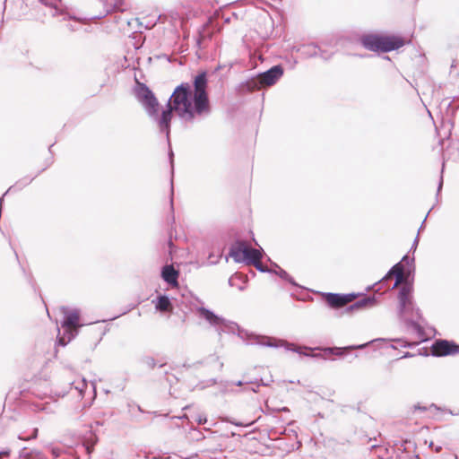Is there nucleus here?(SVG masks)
<instances>
[{
	"label": "nucleus",
	"mask_w": 459,
	"mask_h": 459,
	"mask_svg": "<svg viewBox=\"0 0 459 459\" xmlns=\"http://www.w3.org/2000/svg\"><path fill=\"white\" fill-rule=\"evenodd\" d=\"M206 74H198L194 81V92L188 83H182L174 90L169 103L174 111L183 119L192 121L196 116L210 111V102L206 91Z\"/></svg>",
	"instance_id": "1"
},
{
	"label": "nucleus",
	"mask_w": 459,
	"mask_h": 459,
	"mask_svg": "<svg viewBox=\"0 0 459 459\" xmlns=\"http://www.w3.org/2000/svg\"><path fill=\"white\" fill-rule=\"evenodd\" d=\"M360 41L365 48L375 52H390L405 45V39L397 35L368 34Z\"/></svg>",
	"instance_id": "2"
},
{
	"label": "nucleus",
	"mask_w": 459,
	"mask_h": 459,
	"mask_svg": "<svg viewBox=\"0 0 459 459\" xmlns=\"http://www.w3.org/2000/svg\"><path fill=\"white\" fill-rule=\"evenodd\" d=\"M137 100L145 107L150 114H156L159 102L152 91L143 82L136 81L134 90Z\"/></svg>",
	"instance_id": "3"
},
{
	"label": "nucleus",
	"mask_w": 459,
	"mask_h": 459,
	"mask_svg": "<svg viewBox=\"0 0 459 459\" xmlns=\"http://www.w3.org/2000/svg\"><path fill=\"white\" fill-rule=\"evenodd\" d=\"M430 351L436 357L454 356L459 354V345L453 341L437 339L431 345Z\"/></svg>",
	"instance_id": "4"
},
{
	"label": "nucleus",
	"mask_w": 459,
	"mask_h": 459,
	"mask_svg": "<svg viewBox=\"0 0 459 459\" xmlns=\"http://www.w3.org/2000/svg\"><path fill=\"white\" fill-rule=\"evenodd\" d=\"M325 302L332 308H341L357 299V295L354 293L349 294H337V293H326L324 296Z\"/></svg>",
	"instance_id": "5"
},
{
	"label": "nucleus",
	"mask_w": 459,
	"mask_h": 459,
	"mask_svg": "<svg viewBox=\"0 0 459 459\" xmlns=\"http://www.w3.org/2000/svg\"><path fill=\"white\" fill-rule=\"evenodd\" d=\"M283 74V69L281 65L273 66L270 70L260 74V84L263 87L271 86Z\"/></svg>",
	"instance_id": "6"
},
{
	"label": "nucleus",
	"mask_w": 459,
	"mask_h": 459,
	"mask_svg": "<svg viewBox=\"0 0 459 459\" xmlns=\"http://www.w3.org/2000/svg\"><path fill=\"white\" fill-rule=\"evenodd\" d=\"M249 247V245L244 241H237L232 245L230 250V255L236 262H244L245 256L247 254V250Z\"/></svg>",
	"instance_id": "7"
},
{
	"label": "nucleus",
	"mask_w": 459,
	"mask_h": 459,
	"mask_svg": "<svg viewBox=\"0 0 459 459\" xmlns=\"http://www.w3.org/2000/svg\"><path fill=\"white\" fill-rule=\"evenodd\" d=\"M178 272L175 270L173 265H166L162 269L161 276L163 280L170 284L172 287H178Z\"/></svg>",
	"instance_id": "8"
},
{
	"label": "nucleus",
	"mask_w": 459,
	"mask_h": 459,
	"mask_svg": "<svg viewBox=\"0 0 459 459\" xmlns=\"http://www.w3.org/2000/svg\"><path fill=\"white\" fill-rule=\"evenodd\" d=\"M411 291H412L411 285L404 284L402 286L398 298H399L400 306L403 309L407 308V307L411 304Z\"/></svg>",
	"instance_id": "9"
},
{
	"label": "nucleus",
	"mask_w": 459,
	"mask_h": 459,
	"mask_svg": "<svg viewBox=\"0 0 459 459\" xmlns=\"http://www.w3.org/2000/svg\"><path fill=\"white\" fill-rule=\"evenodd\" d=\"M64 327L69 332L76 331L80 326V315L76 311L69 313L65 319Z\"/></svg>",
	"instance_id": "10"
},
{
	"label": "nucleus",
	"mask_w": 459,
	"mask_h": 459,
	"mask_svg": "<svg viewBox=\"0 0 459 459\" xmlns=\"http://www.w3.org/2000/svg\"><path fill=\"white\" fill-rule=\"evenodd\" d=\"M107 13L125 12L124 0H101Z\"/></svg>",
	"instance_id": "11"
},
{
	"label": "nucleus",
	"mask_w": 459,
	"mask_h": 459,
	"mask_svg": "<svg viewBox=\"0 0 459 459\" xmlns=\"http://www.w3.org/2000/svg\"><path fill=\"white\" fill-rule=\"evenodd\" d=\"M261 259L262 255L260 251L249 246V247L247 250L244 262H247V264H252L256 266L261 263Z\"/></svg>",
	"instance_id": "12"
},
{
	"label": "nucleus",
	"mask_w": 459,
	"mask_h": 459,
	"mask_svg": "<svg viewBox=\"0 0 459 459\" xmlns=\"http://www.w3.org/2000/svg\"><path fill=\"white\" fill-rule=\"evenodd\" d=\"M169 108L167 110H164L161 114V117L160 119V126L162 129H165L167 133H169L170 121L172 118V111H174V108H171V104L169 102Z\"/></svg>",
	"instance_id": "13"
},
{
	"label": "nucleus",
	"mask_w": 459,
	"mask_h": 459,
	"mask_svg": "<svg viewBox=\"0 0 459 459\" xmlns=\"http://www.w3.org/2000/svg\"><path fill=\"white\" fill-rule=\"evenodd\" d=\"M394 276L395 277V283L394 287H397L399 284H401L404 280V270L403 266L401 264H395L391 271L389 272L387 277Z\"/></svg>",
	"instance_id": "14"
},
{
	"label": "nucleus",
	"mask_w": 459,
	"mask_h": 459,
	"mask_svg": "<svg viewBox=\"0 0 459 459\" xmlns=\"http://www.w3.org/2000/svg\"><path fill=\"white\" fill-rule=\"evenodd\" d=\"M199 314L209 323L214 325H219L222 323V319L220 318L218 316H216L213 312L204 308L201 307L198 309Z\"/></svg>",
	"instance_id": "15"
},
{
	"label": "nucleus",
	"mask_w": 459,
	"mask_h": 459,
	"mask_svg": "<svg viewBox=\"0 0 459 459\" xmlns=\"http://www.w3.org/2000/svg\"><path fill=\"white\" fill-rule=\"evenodd\" d=\"M155 307L160 312H172L173 310L172 303L167 296H160Z\"/></svg>",
	"instance_id": "16"
},
{
	"label": "nucleus",
	"mask_w": 459,
	"mask_h": 459,
	"mask_svg": "<svg viewBox=\"0 0 459 459\" xmlns=\"http://www.w3.org/2000/svg\"><path fill=\"white\" fill-rule=\"evenodd\" d=\"M373 305V300L369 298H363L352 305H351L348 309L349 311H354V310H360L368 307H371Z\"/></svg>",
	"instance_id": "17"
},
{
	"label": "nucleus",
	"mask_w": 459,
	"mask_h": 459,
	"mask_svg": "<svg viewBox=\"0 0 459 459\" xmlns=\"http://www.w3.org/2000/svg\"><path fill=\"white\" fill-rule=\"evenodd\" d=\"M246 87L248 91H255L260 90L263 85L260 84V78L259 76L257 78L251 79L247 82Z\"/></svg>",
	"instance_id": "18"
},
{
	"label": "nucleus",
	"mask_w": 459,
	"mask_h": 459,
	"mask_svg": "<svg viewBox=\"0 0 459 459\" xmlns=\"http://www.w3.org/2000/svg\"><path fill=\"white\" fill-rule=\"evenodd\" d=\"M42 4L45 5L53 7L56 10H62L63 9V4L62 0H39Z\"/></svg>",
	"instance_id": "19"
},
{
	"label": "nucleus",
	"mask_w": 459,
	"mask_h": 459,
	"mask_svg": "<svg viewBox=\"0 0 459 459\" xmlns=\"http://www.w3.org/2000/svg\"><path fill=\"white\" fill-rule=\"evenodd\" d=\"M83 446L85 447L87 454L90 455L94 449V444L87 441L83 444Z\"/></svg>",
	"instance_id": "20"
},
{
	"label": "nucleus",
	"mask_w": 459,
	"mask_h": 459,
	"mask_svg": "<svg viewBox=\"0 0 459 459\" xmlns=\"http://www.w3.org/2000/svg\"><path fill=\"white\" fill-rule=\"evenodd\" d=\"M429 446L436 452L439 453L442 450L441 446H434L433 442L430 443Z\"/></svg>",
	"instance_id": "21"
},
{
	"label": "nucleus",
	"mask_w": 459,
	"mask_h": 459,
	"mask_svg": "<svg viewBox=\"0 0 459 459\" xmlns=\"http://www.w3.org/2000/svg\"><path fill=\"white\" fill-rule=\"evenodd\" d=\"M9 451H2L0 452V459L4 458V457H8L9 456Z\"/></svg>",
	"instance_id": "22"
},
{
	"label": "nucleus",
	"mask_w": 459,
	"mask_h": 459,
	"mask_svg": "<svg viewBox=\"0 0 459 459\" xmlns=\"http://www.w3.org/2000/svg\"><path fill=\"white\" fill-rule=\"evenodd\" d=\"M52 454H53L56 457H57V456L59 455V452H58L56 449H55V448H53V449H52Z\"/></svg>",
	"instance_id": "23"
},
{
	"label": "nucleus",
	"mask_w": 459,
	"mask_h": 459,
	"mask_svg": "<svg viewBox=\"0 0 459 459\" xmlns=\"http://www.w3.org/2000/svg\"><path fill=\"white\" fill-rule=\"evenodd\" d=\"M59 342H61L62 344H65V343L63 342V339H60V340H59Z\"/></svg>",
	"instance_id": "24"
}]
</instances>
